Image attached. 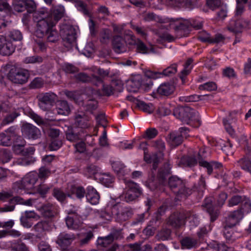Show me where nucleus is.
Instances as JSON below:
<instances>
[{"label":"nucleus","instance_id":"obj_1","mask_svg":"<svg viewBox=\"0 0 251 251\" xmlns=\"http://www.w3.org/2000/svg\"><path fill=\"white\" fill-rule=\"evenodd\" d=\"M173 115L184 123L195 127L201 125L199 113L189 107H177L174 110Z\"/></svg>","mask_w":251,"mask_h":251},{"label":"nucleus","instance_id":"obj_2","mask_svg":"<svg viewBox=\"0 0 251 251\" xmlns=\"http://www.w3.org/2000/svg\"><path fill=\"white\" fill-rule=\"evenodd\" d=\"M48 20L37 22L36 35L39 38L45 37L49 42L54 43L59 39V34L54 28L55 25L48 23Z\"/></svg>","mask_w":251,"mask_h":251},{"label":"nucleus","instance_id":"obj_3","mask_svg":"<svg viewBox=\"0 0 251 251\" xmlns=\"http://www.w3.org/2000/svg\"><path fill=\"white\" fill-rule=\"evenodd\" d=\"M168 183L170 188L178 197L186 198L192 194V190L186 188L182 180L177 177H171Z\"/></svg>","mask_w":251,"mask_h":251},{"label":"nucleus","instance_id":"obj_4","mask_svg":"<svg viewBox=\"0 0 251 251\" xmlns=\"http://www.w3.org/2000/svg\"><path fill=\"white\" fill-rule=\"evenodd\" d=\"M142 194V190L139 186L132 181L128 182L126 190L120 196L122 200L129 202L135 200Z\"/></svg>","mask_w":251,"mask_h":251},{"label":"nucleus","instance_id":"obj_5","mask_svg":"<svg viewBox=\"0 0 251 251\" xmlns=\"http://www.w3.org/2000/svg\"><path fill=\"white\" fill-rule=\"evenodd\" d=\"M7 77L13 83L23 84L27 82L29 73L24 69L13 68L9 71Z\"/></svg>","mask_w":251,"mask_h":251},{"label":"nucleus","instance_id":"obj_6","mask_svg":"<svg viewBox=\"0 0 251 251\" xmlns=\"http://www.w3.org/2000/svg\"><path fill=\"white\" fill-rule=\"evenodd\" d=\"M241 113L238 111L231 112L227 118L223 119V124L226 131L231 135H234V127L236 125L237 120L240 118Z\"/></svg>","mask_w":251,"mask_h":251},{"label":"nucleus","instance_id":"obj_7","mask_svg":"<svg viewBox=\"0 0 251 251\" xmlns=\"http://www.w3.org/2000/svg\"><path fill=\"white\" fill-rule=\"evenodd\" d=\"M176 68V64H174L164 69L162 72L147 70L144 71V74L146 77L149 78L156 79L164 76H171L174 75L177 71Z\"/></svg>","mask_w":251,"mask_h":251},{"label":"nucleus","instance_id":"obj_8","mask_svg":"<svg viewBox=\"0 0 251 251\" xmlns=\"http://www.w3.org/2000/svg\"><path fill=\"white\" fill-rule=\"evenodd\" d=\"M64 11V6H56L51 9L50 13L47 17L43 18L41 20H48L49 24L56 25L59 20L63 16Z\"/></svg>","mask_w":251,"mask_h":251},{"label":"nucleus","instance_id":"obj_9","mask_svg":"<svg viewBox=\"0 0 251 251\" xmlns=\"http://www.w3.org/2000/svg\"><path fill=\"white\" fill-rule=\"evenodd\" d=\"M60 34L64 43V45L67 47L75 41V31L73 28L67 25H65L61 27Z\"/></svg>","mask_w":251,"mask_h":251},{"label":"nucleus","instance_id":"obj_10","mask_svg":"<svg viewBox=\"0 0 251 251\" xmlns=\"http://www.w3.org/2000/svg\"><path fill=\"white\" fill-rule=\"evenodd\" d=\"M249 24V22L248 21L234 17L230 21L227 28L230 32L236 33L240 32L242 29L247 27Z\"/></svg>","mask_w":251,"mask_h":251},{"label":"nucleus","instance_id":"obj_11","mask_svg":"<svg viewBox=\"0 0 251 251\" xmlns=\"http://www.w3.org/2000/svg\"><path fill=\"white\" fill-rule=\"evenodd\" d=\"M23 134L28 139H37L41 136L39 128L30 124H25L22 127Z\"/></svg>","mask_w":251,"mask_h":251},{"label":"nucleus","instance_id":"obj_12","mask_svg":"<svg viewBox=\"0 0 251 251\" xmlns=\"http://www.w3.org/2000/svg\"><path fill=\"white\" fill-rule=\"evenodd\" d=\"M18 135L16 129L10 127L5 131V133H0V145L5 146L10 145L11 141H14Z\"/></svg>","mask_w":251,"mask_h":251},{"label":"nucleus","instance_id":"obj_13","mask_svg":"<svg viewBox=\"0 0 251 251\" xmlns=\"http://www.w3.org/2000/svg\"><path fill=\"white\" fill-rule=\"evenodd\" d=\"M67 227L70 229H78L81 225L80 217L75 212H70L66 219Z\"/></svg>","mask_w":251,"mask_h":251},{"label":"nucleus","instance_id":"obj_14","mask_svg":"<svg viewBox=\"0 0 251 251\" xmlns=\"http://www.w3.org/2000/svg\"><path fill=\"white\" fill-rule=\"evenodd\" d=\"M75 238L74 234L62 232L58 235L56 242L59 246L64 248L70 245Z\"/></svg>","mask_w":251,"mask_h":251},{"label":"nucleus","instance_id":"obj_15","mask_svg":"<svg viewBox=\"0 0 251 251\" xmlns=\"http://www.w3.org/2000/svg\"><path fill=\"white\" fill-rule=\"evenodd\" d=\"M75 77L77 80L82 82H90L96 86L102 84V80L100 77L95 75L90 77L84 73L77 74L75 75Z\"/></svg>","mask_w":251,"mask_h":251},{"label":"nucleus","instance_id":"obj_16","mask_svg":"<svg viewBox=\"0 0 251 251\" xmlns=\"http://www.w3.org/2000/svg\"><path fill=\"white\" fill-rule=\"evenodd\" d=\"M184 223V214L175 213L171 215L168 219L167 224L175 227L182 225Z\"/></svg>","mask_w":251,"mask_h":251},{"label":"nucleus","instance_id":"obj_17","mask_svg":"<svg viewBox=\"0 0 251 251\" xmlns=\"http://www.w3.org/2000/svg\"><path fill=\"white\" fill-rule=\"evenodd\" d=\"M199 164L200 166L206 169L208 175L212 174L214 169H220L223 167V165L221 163L215 161L208 162L204 160H199Z\"/></svg>","mask_w":251,"mask_h":251},{"label":"nucleus","instance_id":"obj_18","mask_svg":"<svg viewBox=\"0 0 251 251\" xmlns=\"http://www.w3.org/2000/svg\"><path fill=\"white\" fill-rule=\"evenodd\" d=\"M85 196L87 201L93 205H96L99 202L100 195L91 186L87 187Z\"/></svg>","mask_w":251,"mask_h":251},{"label":"nucleus","instance_id":"obj_19","mask_svg":"<svg viewBox=\"0 0 251 251\" xmlns=\"http://www.w3.org/2000/svg\"><path fill=\"white\" fill-rule=\"evenodd\" d=\"M86 193L85 190L82 186L72 185L67 193V195L70 197L75 196L77 199H81L86 196Z\"/></svg>","mask_w":251,"mask_h":251},{"label":"nucleus","instance_id":"obj_20","mask_svg":"<svg viewBox=\"0 0 251 251\" xmlns=\"http://www.w3.org/2000/svg\"><path fill=\"white\" fill-rule=\"evenodd\" d=\"M170 4L176 6L192 9L193 8L196 0H166Z\"/></svg>","mask_w":251,"mask_h":251},{"label":"nucleus","instance_id":"obj_21","mask_svg":"<svg viewBox=\"0 0 251 251\" xmlns=\"http://www.w3.org/2000/svg\"><path fill=\"white\" fill-rule=\"evenodd\" d=\"M113 49L117 53L124 52L126 51V43L120 36H115L113 40Z\"/></svg>","mask_w":251,"mask_h":251},{"label":"nucleus","instance_id":"obj_22","mask_svg":"<svg viewBox=\"0 0 251 251\" xmlns=\"http://www.w3.org/2000/svg\"><path fill=\"white\" fill-rule=\"evenodd\" d=\"M211 199L208 198L205 200L204 206L206 208L208 213L210 216L211 222L215 221L219 215V210L216 209L211 206Z\"/></svg>","mask_w":251,"mask_h":251},{"label":"nucleus","instance_id":"obj_23","mask_svg":"<svg viewBox=\"0 0 251 251\" xmlns=\"http://www.w3.org/2000/svg\"><path fill=\"white\" fill-rule=\"evenodd\" d=\"M38 178V173L36 172H32L27 174L23 178V181L24 183H25L27 188H29L34 185Z\"/></svg>","mask_w":251,"mask_h":251},{"label":"nucleus","instance_id":"obj_24","mask_svg":"<svg viewBox=\"0 0 251 251\" xmlns=\"http://www.w3.org/2000/svg\"><path fill=\"white\" fill-rule=\"evenodd\" d=\"M41 211L44 217L51 218L56 214V208L52 204L47 203L42 206Z\"/></svg>","mask_w":251,"mask_h":251},{"label":"nucleus","instance_id":"obj_25","mask_svg":"<svg viewBox=\"0 0 251 251\" xmlns=\"http://www.w3.org/2000/svg\"><path fill=\"white\" fill-rule=\"evenodd\" d=\"M56 111L58 114L66 115L70 113V109L66 101L59 100L57 103Z\"/></svg>","mask_w":251,"mask_h":251},{"label":"nucleus","instance_id":"obj_26","mask_svg":"<svg viewBox=\"0 0 251 251\" xmlns=\"http://www.w3.org/2000/svg\"><path fill=\"white\" fill-rule=\"evenodd\" d=\"M174 85L169 83H164L159 86L157 92L161 95L168 96L171 94L174 91Z\"/></svg>","mask_w":251,"mask_h":251},{"label":"nucleus","instance_id":"obj_27","mask_svg":"<svg viewBox=\"0 0 251 251\" xmlns=\"http://www.w3.org/2000/svg\"><path fill=\"white\" fill-rule=\"evenodd\" d=\"M243 217V212L241 209L231 212L228 216V220L232 223V226H234Z\"/></svg>","mask_w":251,"mask_h":251},{"label":"nucleus","instance_id":"obj_28","mask_svg":"<svg viewBox=\"0 0 251 251\" xmlns=\"http://www.w3.org/2000/svg\"><path fill=\"white\" fill-rule=\"evenodd\" d=\"M2 46L0 48V54L2 55H9L11 54L15 50V48L12 44L7 41L5 39V41L3 42Z\"/></svg>","mask_w":251,"mask_h":251},{"label":"nucleus","instance_id":"obj_29","mask_svg":"<svg viewBox=\"0 0 251 251\" xmlns=\"http://www.w3.org/2000/svg\"><path fill=\"white\" fill-rule=\"evenodd\" d=\"M14 141L16 142V144L13 147L14 152L17 154L22 153L24 147L25 146V141L22 137L18 135Z\"/></svg>","mask_w":251,"mask_h":251},{"label":"nucleus","instance_id":"obj_30","mask_svg":"<svg viewBox=\"0 0 251 251\" xmlns=\"http://www.w3.org/2000/svg\"><path fill=\"white\" fill-rule=\"evenodd\" d=\"M57 99L56 94L52 92L46 93L41 94L39 96V100H42L44 102L52 105Z\"/></svg>","mask_w":251,"mask_h":251},{"label":"nucleus","instance_id":"obj_31","mask_svg":"<svg viewBox=\"0 0 251 251\" xmlns=\"http://www.w3.org/2000/svg\"><path fill=\"white\" fill-rule=\"evenodd\" d=\"M232 225L225 226L223 230L224 235L228 242H232L236 240L237 236L235 235L232 228Z\"/></svg>","mask_w":251,"mask_h":251},{"label":"nucleus","instance_id":"obj_32","mask_svg":"<svg viewBox=\"0 0 251 251\" xmlns=\"http://www.w3.org/2000/svg\"><path fill=\"white\" fill-rule=\"evenodd\" d=\"M160 157L158 156V155L156 153L153 154L152 155H150L148 154L147 151L144 152V160L148 163H153V167L154 169L156 168V165L160 160Z\"/></svg>","mask_w":251,"mask_h":251},{"label":"nucleus","instance_id":"obj_33","mask_svg":"<svg viewBox=\"0 0 251 251\" xmlns=\"http://www.w3.org/2000/svg\"><path fill=\"white\" fill-rule=\"evenodd\" d=\"M187 220L190 224V226H196L199 224V219L197 215L193 212H187L184 214V220Z\"/></svg>","mask_w":251,"mask_h":251},{"label":"nucleus","instance_id":"obj_34","mask_svg":"<svg viewBox=\"0 0 251 251\" xmlns=\"http://www.w3.org/2000/svg\"><path fill=\"white\" fill-rule=\"evenodd\" d=\"M181 244L182 249H190L196 246L197 241L193 238L185 237L181 241Z\"/></svg>","mask_w":251,"mask_h":251},{"label":"nucleus","instance_id":"obj_35","mask_svg":"<svg viewBox=\"0 0 251 251\" xmlns=\"http://www.w3.org/2000/svg\"><path fill=\"white\" fill-rule=\"evenodd\" d=\"M122 89V86L121 83L118 85L117 88H114L113 86L109 85L102 84V92L105 95L108 96L113 94L115 91H121Z\"/></svg>","mask_w":251,"mask_h":251},{"label":"nucleus","instance_id":"obj_36","mask_svg":"<svg viewBox=\"0 0 251 251\" xmlns=\"http://www.w3.org/2000/svg\"><path fill=\"white\" fill-rule=\"evenodd\" d=\"M169 141L174 146H178L183 142V139L177 131L173 132L169 134Z\"/></svg>","mask_w":251,"mask_h":251},{"label":"nucleus","instance_id":"obj_37","mask_svg":"<svg viewBox=\"0 0 251 251\" xmlns=\"http://www.w3.org/2000/svg\"><path fill=\"white\" fill-rule=\"evenodd\" d=\"M50 228V223L47 221H41L38 222L34 226L35 230L40 233L45 231L49 230Z\"/></svg>","mask_w":251,"mask_h":251},{"label":"nucleus","instance_id":"obj_38","mask_svg":"<svg viewBox=\"0 0 251 251\" xmlns=\"http://www.w3.org/2000/svg\"><path fill=\"white\" fill-rule=\"evenodd\" d=\"M237 163L242 169L250 172L251 174V162L248 158L243 157L240 159Z\"/></svg>","mask_w":251,"mask_h":251},{"label":"nucleus","instance_id":"obj_39","mask_svg":"<svg viewBox=\"0 0 251 251\" xmlns=\"http://www.w3.org/2000/svg\"><path fill=\"white\" fill-rule=\"evenodd\" d=\"M113 241V238L110 235L103 237H99L97 240L98 244L106 247L111 244Z\"/></svg>","mask_w":251,"mask_h":251},{"label":"nucleus","instance_id":"obj_40","mask_svg":"<svg viewBox=\"0 0 251 251\" xmlns=\"http://www.w3.org/2000/svg\"><path fill=\"white\" fill-rule=\"evenodd\" d=\"M66 95L68 98L72 100H74L78 104H83V102L81 101V96L78 93L76 92L68 91L66 93Z\"/></svg>","mask_w":251,"mask_h":251},{"label":"nucleus","instance_id":"obj_41","mask_svg":"<svg viewBox=\"0 0 251 251\" xmlns=\"http://www.w3.org/2000/svg\"><path fill=\"white\" fill-rule=\"evenodd\" d=\"M75 125L76 126L81 128H86L89 126L87 118L79 115L76 117Z\"/></svg>","mask_w":251,"mask_h":251},{"label":"nucleus","instance_id":"obj_42","mask_svg":"<svg viewBox=\"0 0 251 251\" xmlns=\"http://www.w3.org/2000/svg\"><path fill=\"white\" fill-rule=\"evenodd\" d=\"M131 44L136 45V49L138 52L143 53H145L147 52L148 48L141 40H133V42L131 43Z\"/></svg>","mask_w":251,"mask_h":251},{"label":"nucleus","instance_id":"obj_43","mask_svg":"<svg viewBox=\"0 0 251 251\" xmlns=\"http://www.w3.org/2000/svg\"><path fill=\"white\" fill-rule=\"evenodd\" d=\"M51 187L52 186L51 185L41 183L38 186L37 188V191L40 195L42 196V197H45Z\"/></svg>","mask_w":251,"mask_h":251},{"label":"nucleus","instance_id":"obj_44","mask_svg":"<svg viewBox=\"0 0 251 251\" xmlns=\"http://www.w3.org/2000/svg\"><path fill=\"white\" fill-rule=\"evenodd\" d=\"M53 196L59 201L62 202L65 201L67 194L64 193L58 188H54L53 191Z\"/></svg>","mask_w":251,"mask_h":251},{"label":"nucleus","instance_id":"obj_45","mask_svg":"<svg viewBox=\"0 0 251 251\" xmlns=\"http://www.w3.org/2000/svg\"><path fill=\"white\" fill-rule=\"evenodd\" d=\"M101 183L106 186L109 187V185L113 182V177L109 174H103L100 178Z\"/></svg>","mask_w":251,"mask_h":251},{"label":"nucleus","instance_id":"obj_46","mask_svg":"<svg viewBox=\"0 0 251 251\" xmlns=\"http://www.w3.org/2000/svg\"><path fill=\"white\" fill-rule=\"evenodd\" d=\"M27 188L25 183H24L23 179L15 182L13 185V191L17 193H20L22 191Z\"/></svg>","mask_w":251,"mask_h":251},{"label":"nucleus","instance_id":"obj_47","mask_svg":"<svg viewBox=\"0 0 251 251\" xmlns=\"http://www.w3.org/2000/svg\"><path fill=\"white\" fill-rule=\"evenodd\" d=\"M25 0H16L14 2V8L18 12H22L26 10Z\"/></svg>","mask_w":251,"mask_h":251},{"label":"nucleus","instance_id":"obj_48","mask_svg":"<svg viewBox=\"0 0 251 251\" xmlns=\"http://www.w3.org/2000/svg\"><path fill=\"white\" fill-rule=\"evenodd\" d=\"M199 88L201 90H206L211 91L217 89L216 84L213 82H208L203 84L200 85Z\"/></svg>","mask_w":251,"mask_h":251},{"label":"nucleus","instance_id":"obj_49","mask_svg":"<svg viewBox=\"0 0 251 251\" xmlns=\"http://www.w3.org/2000/svg\"><path fill=\"white\" fill-rule=\"evenodd\" d=\"M244 201V198L239 195L233 196L230 199L228 202V205L229 207L234 206L238 205L241 202Z\"/></svg>","mask_w":251,"mask_h":251},{"label":"nucleus","instance_id":"obj_50","mask_svg":"<svg viewBox=\"0 0 251 251\" xmlns=\"http://www.w3.org/2000/svg\"><path fill=\"white\" fill-rule=\"evenodd\" d=\"M18 116L19 114L16 112L7 115L3 120L1 123L2 125H6L13 122Z\"/></svg>","mask_w":251,"mask_h":251},{"label":"nucleus","instance_id":"obj_51","mask_svg":"<svg viewBox=\"0 0 251 251\" xmlns=\"http://www.w3.org/2000/svg\"><path fill=\"white\" fill-rule=\"evenodd\" d=\"M12 157V155L10 151L4 149L0 152V159L3 163L8 162Z\"/></svg>","mask_w":251,"mask_h":251},{"label":"nucleus","instance_id":"obj_52","mask_svg":"<svg viewBox=\"0 0 251 251\" xmlns=\"http://www.w3.org/2000/svg\"><path fill=\"white\" fill-rule=\"evenodd\" d=\"M50 170L49 169L42 167L39 169L38 175L40 179H46L50 175Z\"/></svg>","mask_w":251,"mask_h":251},{"label":"nucleus","instance_id":"obj_53","mask_svg":"<svg viewBox=\"0 0 251 251\" xmlns=\"http://www.w3.org/2000/svg\"><path fill=\"white\" fill-rule=\"evenodd\" d=\"M201 96L192 95L188 96L181 97L179 98L180 100L184 102H194L198 101L200 100V98Z\"/></svg>","mask_w":251,"mask_h":251},{"label":"nucleus","instance_id":"obj_54","mask_svg":"<svg viewBox=\"0 0 251 251\" xmlns=\"http://www.w3.org/2000/svg\"><path fill=\"white\" fill-rule=\"evenodd\" d=\"M11 249L13 251H29L26 245L21 242L12 244Z\"/></svg>","mask_w":251,"mask_h":251},{"label":"nucleus","instance_id":"obj_55","mask_svg":"<svg viewBox=\"0 0 251 251\" xmlns=\"http://www.w3.org/2000/svg\"><path fill=\"white\" fill-rule=\"evenodd\" d=\"M141 85L140 81L134 82L133 80L128 81L127 89L130 92H135Z\"/></svg>","mask_w":251,"mask_h":251},{"label":"nucleus","instance_id":"obj_56","mask_svg":"<svg viewBox=\"0 0 251 251\" xmlns=\"http://www.w3.org/2000/svg\"><path fill=\"white\" fill-rule=\"evenodd\" d=\"M20 231L16 230H11L9 231L5 230H0V238L5 237L7 235H10L14 237H19L21 235Z\"/></svg>","mask_w":251,"mask_h":251},{"label":"nucleus","instance_id":"obj_57","mask_svg":"<svg viewBox=\"0 0 251 251\" xmlns=\"http://www.w3.org/2000/svg\"><path fill=\"white\" fill-rule=\"evenodd\" d=\"M43 61L42 58L39 56H32L25 57L24 62L26 64L40 63Z\"/></svg>","mask_w":251,"mask_h":251},{"label":"nucleus","instance_id":"obj_58","mask_svg":"<svg viewBox=\"0 0 251 251\" xmlns=\"http://www.w3.org/2000/svg\"><path fill=\"white\" fill-rule=\"evenodd\" d=\"M43 85L42 79L39 77L35 78L30 83L29 87L31 89L41 88Z\"/></svg>","mask_w":251,"mask_h":251},{"label":"nucleus","instance_id":"obj_59","mask_svg":"<svg viewBox=\"0 0 251 251\" xmlns=\"http://www.w3.org/2000/svg\"><path fill=\"white\" fill-rule=\"evenodd\" d=\"M9 70V66L8 65L2 66L0 70V82L1 84L4 83V78L6 76H7Z\"/></svg>","mask_w":251,"mask_h":251},{"label":"nucleus","instance_id":"obj_60","mask_svg":"<svg viewBox=\"0 0 251 251\" xmlns=\"http://www.w3.org/2000/svg\"><path fill=\"white\" fill-rule=\"evenodd\" d=\"M75 6L79 11L82 12L84 15L89 14L88 10H87L86 7L87 5L83 1L80 0H76Z\"/></svg>","mask_w":251,"mask_h":251},{"label":"nucleus","instance_id":"obj_61","mask_svg":"<svg viewBox=\"0 0 251 251\" xmlns=\"http://www.w3.org/2000/svg\"><path fill=\"white\" fill-rule=\"evenodd\" d=\"M62 146V142L57 139H51V142L49 146L50 151H56L59 149Z\"/></svg>","mask_w":251,"mask_h":251},{"label":"nucleus","instance_id":"obj_62","mask_svg":"<svg viewBox=\"0 0 251 251\" xmlns=\"http://www.w3.org/2000/svg\"><path fill=\"white\" fill-rule=\"evenodd\" d=\"M8 36L14 41H20L22 39V35L21 32L17 30L10 31Z\"/></svg>","mask_w":251,"mask_h":251},{"label":"nucleus","instance_id":"obj_63","mask_svg":"<svg viewBox=\"0 0 251 251\" xmlns=\"http://www.w3.org/2000/svg\"><path fill=\"white\" fill-rule=\"evenodd\" d=\"M158 134L157 130L155 128H148L146 130L144 138L152 139L154 138Z\"/></svg>","mask_w":251,"mask_h":251},{"label":"nucleus","instance_id":"obj_64","mask_svg":"<svg viewBox=\"0 0 251 251\" xmlns=\"http://www.w3.org/2000/svg\"><path fill=\"white\" fill-rule=\"evenodd\" d=\"M110 235L113 238V240L114 239H120L124 238L122 229L121 228H113Z\"/></svg>","mask_w":251,"mask_h":251}]
</instances>
